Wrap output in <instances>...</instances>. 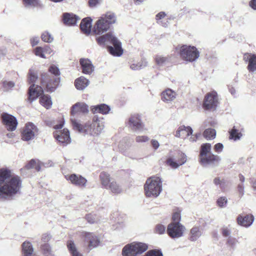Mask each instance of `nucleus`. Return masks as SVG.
<instances>
[{"label":"nucleus","instance_id":"17","mask_svg":"<svg viewBox=\"0 0 256 256\" xmlns=\"http://www.w3.org/2000/svg\"><path fill=\"white\" fill-rule=\"evenodd\" d=\"M82 236L84 242L88 244V246L90 249L97 247L100 243L98 236L94 233L82 232Z\"/></svg>","mask_w":256,"mask_h":256},{"label":"nucleus","instance_id":"38","mask_svg":"<svg viewBox=\"0 0 256 256\" xmlns=\"http://www.w3.org/2000/svg\"><path fill=\"white\" fill-rule=\"evenodd\" d=\"M40 102L42 106L46 108H49L52 104L51 98L48 95H43L41 96Z\"/></svg>","mask_w":256,"mask_h":256},{"label":"nucleus","instance_id":"35","mask_svg":"<svg viewBox=\"0 0 256 256\" xmlns=\"http://www.w3.org/2000/svg\"><path fill=\"white\" fill-rule=\"evenodd\" d=\"M100 17L103 18L104 20L106 21V22L110 26L116 21V14L111 12H107L106 14L102 15Z\"/></svg>","mask_w":256,"mask_h":256},{"label":"nucleus","instance_id":"60","mask_svg":"<svg viewBox=\"0 0 256 256\" xmlns=\"http://www.w3.org/2000/svg\"><path fill=\"white\" fill-rule=\"evenodd\" d=\"M151 144L152 148L155 150H157L160 146V144L158 140H151Z\"/></svg>","mask_w":256,"mask_h":256},{"label":"nucleus","instance_id":"39","mask_svg":"<svg viewBox=\"0 0 256 256\" xmlns=\"http://www.w3.org/2000/svg\"><path fill=\"white\" fill-rule=\"evenodd\" d=\"M169 57L162 55H156L155 57V61L157 64L163 66L169 62Z\"/></svg>","mask_w":256,"mask_h":256},{"label":"nucleus","instance_id":"36","mask_svg":"<svg viewBox=\"0 0 256 256\" xmlns=\"http://www.w3.org/2000/svg\"><path fill=\"white\" fill-rule=\"evenodd\" d=\"M212 153V145L209 143L202 144L200 147L199 157Z\"/></svg>","mask_w":256,"mask_h":256},{"label":"nucleus","instance_id":"42","mask_svg":"<svg viewBox=\"0 0 256 256\" xmlns=\"http://www.w3.org/2000/svg\"><path fill=\"white\" fill-rule=\"evenodd\" d=\"M40 248L45 256H54L52 254L51 248L48 244H41Z\"/></svg>","mask_w":256,"mask_h":256},{"label":"nucleus","instance_id":"63","mask_svg":"<svg viewBox=\"0 0 256 256\" xmlns=\"http://www.w3.org/2000/svg\"><path fill=\"white\" fill-rule=\"evenodd\" d=\"M250 6L254 10H256V0H252L250 2Z\"/></svg>","mask_w":256,"mask_h":256},{"label":"nucleus","instance_id":"34","mask_svg":"<svg viewBox=\"0 0 256 256\" xmlns=\"http://www.w3.org/2000/svg\"><path fill=\"white\" fill-rule=\"evenodd\" d=\"M67 247L72 256H83L76 247L73 240H70L67 242Z\"/></svg>","mask_w":256,"mask_h":256},{"label":"nucleus","instance_id":"33","mask_svg":"<svg viewBox=\"0 0 256 256\" xmlns=\"http://www.w3.org/2000/svg\"><path fill=\"white\" fill-rule=\"evenodd\" d=\"M24 6L26 8L44 7L43 4L40 0H22Z\"/></svg>","mask_w":256,"mask_h":256},{"label":"nucleus","instance_id":"30","mask_svg":"<svg viewBox=\"0 0 256 256\" xmlns=\"http://www.w3.org/2000/svg\"><path fill=\"white\" fill-rule=\"evenodd\" d=\"M89 84V80L84 76H80L75 80L74 85L77 90H84Z\"/></svg>","mask_w":256,"mask_h":256},{"label":"nucleus","instance_id":"14","mask_svg":"<svg viewBox=\"0 0 256 256\" xmlns=\"http://www.w3.org/2000/svg\"><path fill=\"white\" fill-rule=\"evenodd\" d=\"M217 104V93L215 91H212L206 95L204 100L203 108L205 110L215 109Z\"/></svg>","mask_w":256,"mask_h":256},{"label":"nucleus","instance_id":"12","mask_svg":"<svg viewBox=\"0 0 256 256\" xmlns=\"http://www.w3.org/2000/svg\"><path fill=\"white\" fill-rule=\"evenodd\" d=\"M192 132L193 130L191 127L181 126L176 130L174 136L182 139H186L189 136H190L188 138L189 141L194 142L196 140L198 136L196 134H192Z\"/></svg>","mask_w":256,"mask_h":256},{"label":"nucleus","instance_id":"48","mask_svg":"<svg viewBox=\"0 0 256 256\" xmlns=\"http://www.w3.org/2000/svg\"><path fill=\"white\" fill-rule=\"evenodd\" d=\"M181 216L180 212H174L172 216V222L180 223Z\"/></svg>","mask_w":256,"mask_h":256},{"label":"nucleus","instance_id":"4","mask_svg":"<svg viewBox=\"0 0 256 256\" xmlns=\"http://www.w3.org/2000/svg\"><path fill=\"white\" fill-rule=\"evenodd\" d=\"M49 72L54 76H52L46 73L42 74L41 84L46 91L52 92L56 90L60 82V72L58 68L54 65L49 68Z\"/></svg>","mask_w":256,"mask_h":256},{"label":"nucleus","instance_id":"58","mask_svg":"<svg viewBox=\"0 0 256 256\" xmlns=\"http://www.w3.org/2000/svg\"><path fill=\"white\" fill-rule=\"evenodd\" d=\"M214 183L216 186H220V188H222V185L224 184V180L223 179L220 180L219 178H216L214 180Z\"/></svg>","mask_w":256,"mask_h":256},{"label":"nucleus","instance_id":"5","mask_svg":"<svg viewBox=\"0 0 256 256\" xmlns=\"http://www.w3.org/2000/svg\"><path fill=\"white\" fill-rule=\"evenodd\" d=\"M145 194L146 197L155 198L158 197L162 190V181L158 176L148 178L144 186Z\"/></svg>","mask_w":256,"mask_h":256},{"label":"nucleus","instance_id":"37","mask_svg":"<svg viewBox=\"0 0 256 256\" xmlns=\"http://www.w3.org/2000/svg\"><path fill=\"white\" fill-rule=\"evenodd\" d=\"M100 178L102 185L106 188L107 186H108L111 182L110 174L104 172H102L100 174Z\"/></svg>","mask_w":256,"mask_h":256},{"label":"nucleus","instance_id":"50","mask_svg":"<svg viewBox=\"0 0 256 256\" xmlns=\"http://www.w3.org/2000/svg\"><path fill=\"white\" fill-rule=\"evenodd\" d=\"M34 54L42 58H45L44 54L43 48L42 47L38 46L34 49Z\"/></svg>","mask_w":256,"mask_h":256},{"label":"nucleus","instance_id":"59","mask_svg":"<svg viewBox=\"0 0 256 256\" xmlns=\"http://www.w3.org/2000/svg\"><path fill=\"white\" fill-rule=\"evenodd\" d=\"M238 191L240 196L242 197L244 194V186L243 184H240L238 185Z\"/></svg>","mask_w":256,"mask_h":256},{"label":"nucleus","instance_id":"15","mask_svg":"<svg viewBox=\"0 0 256 256\" xmlns=\"http://www.w3.org/2000/svg\"><path fill=\"white\" fill-rule=\"evenodd\" d=\"M220 160V158L216 154L210 153L202 156L199 157V162L203 166H216Z\"/></svg>","mask_w":256,"mask_h":256},{"label":"nucleus","instance_id":"52","mask_svg":"<svg viewBox=\"0 0 256 256\" xmlns=\"http://www.w3.org/2000/svg\"><path fill=\"white\" fill-rule=\"evenodd\" d=\"M148 140L149 138L146 136H138L136 138V141L138 143L145 142Z\"/></svg>","mask_w":256,"mask_h":256},{"label":"nucleus","instance_id":"19","mask_svg":"<svg viewBox=\"0 0 256 256\" xmlns=\"http://www.w3.org/2000/svg\"><path fill=\"white\" fill-rule=\"evenodd\" d=\"M110 26L104 20L103 18L100 17L96 22L92 29V32L96 35H101L107 32Z\"/></svg>","mask_w":256,"mask_h":256},{"label":"nucleus","instance_id":"16","mask_svg":"<svg viewBox=\"0 0 256 256\" xmlns=\"http://www.w3.org/2000/svg\"><path fill=\"white\" fill-rule=\"evenodd\" d=\"M1 118L2 122L7 130L14 131L16 129L18 123L14 116L7 113H3L1 115Z\"/></svg>","mask_w":256,"mask_h":256},{"label":"nucleus","instance_id":"28","mask_svg":"<svg viewBox=\"0 0 256 256\" xmlns=\"http://www.w3.org/2000/svg\"><path fill=\"white\" fill-rule=\"evenodd\" d=\"M64 22L68 26H73L76 24L79 20L78 17L72 14L65 13L63 16Z\"/></svg>","mask_w":256,"mask_h":256},{"label":"nucleus","instance_id":"40","mask_svg":"<svg viewBox=\"0 0 256 256\" xmlns=\"http://www.w3.org/2000/svg\"><path fill=\"white\" fill-rule=\"evenodd\" d=\"M26 169L35 168L37 171H40V162L38 160H32L26 165Z\"/></svg>","mask_w":256,"mask_h":256},{"label":"nucleus","instance_id":"2","mask_svg":"<svg viewBox=\"0 0 256 256\" xmlns=\"http://www.w3.org/2000/svg\"><path fill=\"white\" fill-rule=\"evenodd\" d=\"M96 41L100 46H107L109 52L114 56L122 54L121 42L112 32L96 37Z\"/></svg>","mask_w":256,"mask_h":256},{"label":"nucleus","instance_id":"45","mask_svg":"<svg viewBox=\"0 0 256 256\" xmlns=\"http://www.w3.org/2000/svg\"><path fill=\"white\" fill-rule=\"evenodd\" d=\"M216 203L219 207L224 208L228 203L227 198L225 196L220 197L217 200Z\"/></svg>","mask_w":256,"mask_h":256},{"label":"nucleus","instance_id":"51","mask_svg":"<svg viewBox=\"0 0 256 256\" xmlns=\"http://www.w3.org/2000/svg\"><path fill=\"white\" fill-rule=\"evenodd\" d=\"M156 232L158 234H163L166 232V227L161 224H158L156 226Z\"/></svg>","mask_w":256,"mask_h":256},{"label":"nucleus","instance_id":"43","mask_svg":"<svg viewBox=\"0 0 256 256\" xmlns=\"http://www.w3.org/2000/svg\"><path fill=\"white\" fill-rule=\"evenodd\" d=\"M41 38L44 42L48 43H51L54 40L52 36L48 32H44L41 35Z\"/></svg>","mask_w":256,"mask_h":256},{"label":"nucleus","instance_id":"64","mask_svg":"<svg viewBox=\"0 0 256 256\" xmlns=\"http://www.w3.org/2000/svg\"><path fill=\"white\" fill-rule=\"evenodd\" d=\"M159 24L162 26L167 27L168 25V20H166V22H165V20L160 21Z\"/></svg>","mask_w":256,"mask_h":256},{"label":"nucleus","instance_id":"57","mask_svg":"<svg viewBox=\"0 0 256 256\" xmlns=\"http://www.w3.org/2000/svg\"><path fill=\"white\" fill-rule=\"evenodd\" d=\"M166 14L164 12H161L158 13L156 16V20H157V22L159 24L160 21H162V19L166 16Z\"/></svg>","mask_w":256,"mask_h":256},{"label":"nucleus","instance_id":"22","mask_svg":"<svg viewBox=\"0 0 256 256\" xmlns=\"http://www.w3.org/2000/svg\"><path fill=\"white\" fill-rule=\"evenodd\" d=\"M88 112V106L84 102L76 103L72 106L71 110V114L73 116L79 113L86 114Z\"/></svg>","mask_w":256,"mask_h":256},{"label":"nucleus","instance_id":"47","mask_svg":"<svg viewBox=\"0 0 256 256\" xmlns=\"http://www.w3.org/2000/svg\"><path fill=\"white\" fill-rule=\"evenodd\" d=\"M36 74L32 70H30L28 80L30 84L34 83L37 80Z\"/></svg>","mask_w":256,"mask_h":256},{"label":"nucleus","instance_id":"31","mask_svg":"<svg viewBox=\"0 0 256 256\" xmlns=\"http://www.w3.org/2000/svg\"><path fill=\"white\" fill-rule=\"evenodd\" d=\"M92 110L94 113H100L106 114L108 113L110 110V106L106 104H100L94 106Z\"/></svg>","mask_w":256,"mask_h":256},{"label":"nucleus","instance_id":"20","mask_svg":"<svg viewBox=\"0 0 256 256\" xmlns=\"http://www.w3.org/2000/svg\"><path fill=\"white\" fill-rule=\"evenodd\" d=\"M42 93L43 88L41 86L32 84L29 88L28 100L32 102Z\"/></svg>","mask_w":256,"mask_h":256},{"label":"nucleus","instance_id":"56","mask_svg":"<svg viewBox=\"0 0 256 256\" xmlns=\"http://www.w3.org/2000/svg\"><path fill=\"white\" fill-rule=\"evenodd\" d=\"M222 233L224 236L226 237L230 236L231 232L228 227H223L222 228Z\"/></svg>","mask_w":256,"mask_h":256},{"label":"nucleus","instance_id":"11","mask_svg":"<svg viewBox=\"0 0 256 256\" xmlns=\"http://www.w3.org/2000/svg\"><path fill=\"white\" fill-rule=\"evenodd\" d=\"M186 156L182 152H179L175 158L174 156L170 155L167 158L166 164L172 168L176 169L180 166L183 165L186 162Z\"/></svg>","mask_w":256,"mask_h":256},{"label":"nucleus","instance_id":"8","mask_svg":"<svg viewBox=\"0 0 256 256\" xmlns=\"http://www.w3.org/2000/svg\"><path fill=\"white\" fill-rule=\"evenodd\" d=\"M64 124V122L62 120L60 124L54 126L56 130L61 129ZM54 137L58 141L60 144L65 146L71 142L70 132L68 129L64 128L63 130H58L54 132Z\"/></svg>","mask_w":256,"mask_h":256},{"label":"nucleus","instance_id":"46","mask_svg":"<svg viewBox=\"0 0 256 256\" xmlns=\"http://www.w3.org/2000/svg\"><path fill=\"white\" fill-rule=\"evenodd\" d=\"M238 243V240L235 238L229 236L227 240V244L232 248H234Z\"/></svg>","mask_w":256,"mask_h":256},{"label":"nucleus","instance_id":"7","mask_svg":"<svg viewBox=\"0 0 256 256\" xmlns=\"http://www.w3.org/2000/svg\"><path fill=\"white\" fill-rule=\"evenodd\" d=\"M178 50V53L180 57L184 60L188 62L195 61L200 56V52L194 46L183 45Z\"/></svg>","mask_w":256,"mask_h":256},{"label":"nucleus","instance_id":"9","mask_svg":"<svg viewBox=\"0 0 256 256\" xmlns=\"http://www.w3.org/2000/svg\"><path fill=\"white\" fill-rule=\"evenodd\" d=\"M38 128L34 124L28 122L22 130V140L26 142L32 140L38 136Z\"/></svg>","mask_w":256,"mask_h":256},{"label":"nucleus","instance_id":"44","mask_svg":"<svg viewBox=\"0 0 256 256\" xmlns=\"http://www.w3.org/2000/svg\"><path fill=\"white\" fill-rule=\"evenodd\" d=\"M242 136V134L238 132V130L234 128V127L230 132V138L233 139L234 140H239Z\"/></svg>","mask_w":256,"mask_h":256},{"label":"nucleus","instance_id":"25","mask_svg":"<svg viewBox=\"0 0 256 256\" xmlns=\"http://www.w3.org/2000/svg\"><path fill=\"white\" fill-rule=\"evenodd\" d=\"M244 59H247L248 62V64L247 66L248 70L250 72H254L256 71V54H245Z\"/></svg>","mask_w":256,"mask_h":256},{"label":"nucleus","instance_id":"54","mask_svg":"<svg viewBox=\"0 0 256 256\" xmlns=\"http://www.w3.org/2000/svg\"><path fill=\"white\" fill-rule=\"evenodd\" d=\"M51 236L48 234H44L42 236L41 242L43 244H47V242L50 240Z\"/></svg>","mask_w":256,"mask_h":256},{"label":"nucleus","instance_id":"23","mask_svg":"<svg viewBox=\"0 0 256 256\" xmlns=\"http://www.w3.org/2000/svg\"><path fill=\"white\" fill-rule=\"evenodd\" d=\"M82 68V72L84 74H90L94 70V66L91 61L88 59L81 58L80 60Z\"/></svg>","mask_w":256,"mask_h":256},{"label":"nucleus","instance_id":"29","mask_svg":"<svg viewBox=\"0 0 256 256\" xmlns=\"http://www.w3.org/2000/svg\"><path fill=\"white\" fill-rule=\"evenodd\" d=\"M148 64L146 59H142L138 62L134 60L129 62L130 68L133 70H138L148 66Z\"/></svg>","mask_w":256,"mask_h":256},{"label":"nucleus","instance_id":"21","mask_svg":"<svg viewBox=\"0 0 256 256\" xmlns=\"http://www.w3.org/2000/svg\"><path fill=\"white\" fill-rule=\"evenodd\" d=\"M237 222L240 226L248 228L253 223L254 217L252 214H246L245 216L239 215L237 218Z\"/></svg>","mask_w":256,"mask_h":256},{"label":"nucleus","instance_id":"3","mask_svg":"<svg viewBox=\"0 0 256 256\" xmlns=\"http://www.w3.org/2000/svg\"><path fill=\"white\" fill-rule=\"evenodd\" d=\"M71 122L73 128L80 133L92 136L98 135L104 128L102 122L97 118H94L92 124H86L84 126L82 125L76 120L72 118Z\"/></svg>","mask_w":256,"mask_h":256},{"label":"nucleus","instance_id":"13","mask_svg":"<svg viewBox=\"0 0 256 256\" xmlns=\"http://www.w3.org/2000/svg\"><path fill=\"white\" fill-rule=\"evenodd\" d=\"M128 126L133 131L136 132H142L146 130L138 114L132 115L128 118Z\"/></svg>","mask_w":256,"mask_h":256},{"label":"nucleus","instance_id":"32","mask_svg":"<svg viewBox=\"0 0 256 256\" xmlns=\"http://www.w3.org/2000/svg\"><path fill=\"white\" fill-rule=\"evenodd\" d=\"M106 189L110 190L112 193L114 194H118L122 192V186L114 180L112 181L107 186Z\"/></svg>","mask_w":256,"mask_h":256},{"label":"nucleus","instance_id":"18","mask_svg":"<svg viewBox=\"0 0 256 256\" xmlns=\"http://www.w3.org/2000/svg\"><path fill=\"white\" fill-rule=\"evenodd\" d=\"M65 178L72 184L79 188H84L86 186L87 180L81 175L74 174L65 176Z\"/></svg>","mask_w":256,"mask_h":256},{"label":"nucleus","instance_id":"53","mask_svg":"<svg viewBox=\"0 0 256 256\" xmlns=\"http://www.w3.org/2000/svg\"><path fill=\"white\" fill-rule=\"evenodd\" d=\"M86 219L88 222L90 224H94L96 222V216L91 214H87L86 216Z\"/></svg>","mask_w":256,"mask_h":256},{"label":"nucleus","instance_id":"10","mask_svg":"<svg viewBox=\"0 0 256 256\" xmlns=\"http://www.w3.org/2000/svg\"><path fill=\"white\" fill-rule=\"evenodd\" d=\"M186 228L180 223L170 222L168 224L166 232L172 238H178L182 237Z\"/></svg>","mask_w":256,"mask_h":256},{"label":"nucleus","instance_id":"26","mask_svg":"<svg viewBox=\"0 0 256 256\" xmlns=\"http://www.w3.org/2000/svg\"><path fill=\"white\" fill-rule=\"evenodd\" d=\"M202 229L199 226H194L190 230L189 240L192 242L198 240L202 235Z\"/></svg>","mask_w":256,"mask_h":256},{"label":"nucleus","instance_id":"62","mask_svg":"<svg viewBox=\"0 0 256 256\" xmlns=\"http://www.w3.org/2000/svg\"><path fill=\"white\" fill-rule=\"evenodd\" d=\"M99 2L98 0H89L88 4L90 7L96 6Z\"/></svg>","mask_w":256,"mask_h":256},{"label":"nucleus","instance_id":"49","mask_svg":"<svg viewBox=\"0 0 256 256\" xmlns=\"http://www.w3.org/2000/svg\"><path fill=\"white\" fill-rule=\"evenodd\" d=\"M14 86V83L12 81H4L3 82V86L6 90H10Z\"/></svg>","mask_w":256,"mask_h":256},{"label":"nucleus","instance_id":"55","mask_svg":"<svg viewBox=\"0 0 256 256\" xmlns=\"http://www.w3.org/2000/svg\"><path fill=\"white\" fill-rule=\"evenodd\" d=\"M214 150L217 153H220L224 149V146L222 143H218L214 146Z\"/></svg>","mask_w":256,"mask_h":256},{"label":"nucleus","instance_id":"1","mask_svg":"<svg viewBox=\"0 0 256 256\" xmlns=\"http://www.w3.org/2000/svg\"><path fill=\"white\" fill-rule=\"evenodd\" d=\"M22 187V180L18 176H12L6 168L0 169V199H6L18 194Z\"/></svg>","mask_w":256,"mask_h":256},{"label":"nucleus","instance_id":"61","mask_svg":"<svg viewBox=\"0 0 256 256\" xmlns=\"http://www.w3.org/2000/svg\"><path fill=\"white\" fill-rule=\"evenodd\" d=\"M32 46H34L38 44L39 42V38L38 36L33 37L30 40Z\"/></svg>","mask_w":256,"mask_h":256},{"label":"nucleus","instance_id":"6","mask_svg":"<svg viewBox=\"0 0 256 256\" xmlns=\"http://www.w3.org/2000/svg\"><path fill=\"white\" fill-rule=\"evenodd\" d=\"M148 248L146 244L133 242L126 245L122 249L123 256H136L146 251Z\"/></svg>","mask_w":256,"mask_h":256},{"label":"nucleus","instance_id":"24","mask_svg":"<svg viewBox=\"0 0 256 256\" xmlns=\"http://www.w3.org/2000/svg\"><path fill=\"white\" fill-rule=\"evenodd\" d=\"M176 96V92L170 88H168L164 91L162 94V100L166 102H170L173 101Z\"/></svg>","mask_w":256,"mask_h":256},{"label":"nucleus","instance_id":"27","mask_svg":"<svg viewBox=\"0 0 256 256\" xmlns=\"http://www.w3.org/2000/svg\"><path fill=\"white\" fill-rule=\"evenodd\" d=\"M92 20L90 18H86L82 19L80 22V29L86 34H88L91 32Z\"/></svg>","mask_w":256,"mask_h":256},{"label":"nucleus","instance_id":"41","mask_svg":"<svg viewBox=\"0 0 256 256\" xmlns=\"http://www.w3.org/2000/svg\"><path fill=\"white\" fill-rule=\"evenodd\" d=\"M203 135L207 140L214 139L216 137V132L214 129L208 128L204 131Z\"/></svg>","mask_w":256,"mask_h":256}]
</instances>
